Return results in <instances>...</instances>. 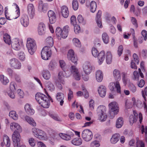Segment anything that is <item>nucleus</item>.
Wrapping results in <instances>:
<instances>
[{
	"instance_id": "72a5a7b5",
	"label": "nucleus",
	"mask_w": 147,
	"mask_h": 147,
	"mask_svg": "<svg viewBox=\"0 0 147 147\" xmlns=\"http://www.w3.org/2000/svg\"><path fill=\"white\" fill-rule=\"evenodd\" d=\"M96 78L97 81L98 82H100L103 79V76L102 72L101 71H96Z\"/></svg>"
},
{
	"instance_id": "13d9d810",
	"label": "nucleus",
	"mask_w": 147,
	"mask_h": 147,
	"mask_svg": "<svg viewBox=\"0 0 147 147\" xmlns=\"http://www.w3.org/2000/svg\"><path fill=\"white\" fill-rule=\"evenodd\" d=\"M92 55L95 57H97L99 54L97 50L94 47L92 48Z\"/></svg>"
},
{
	"instance_id": "c9c22d12",
	"label": "nucleus",
	"mask_w": 147,
	"mask_h": 147,
	"mask_svg": "<svg viewBox=\"0 0 147 147\" xmlns=\"http://www.w3.org/2000/svg\"><path fill=\"white\" fill-rule=\"evenodd\" d=\"M42 76L46 80H49L51 77V74L48 70H44L42 72Z\"/></svg>"
},
{
	"instance_id": "4468645a",
	"label": "nucleus",
	"mask_w": 147,
	"mask_h": 147,
	"mask_svg": "<svg viewBox=\"0 0 147 147\" xmlns=\"http://www.w3.org/2000/svg\"><path fill=\"white\" fill-rule=\"evenodd\" d=\"M10 128L12 131L21 132L22 131V128L20 125L16 122H13L10 123Z\"/></svg>"
},
{
	"instance_id": "a211bd4d",
	"label": "nucleus",
	"mask_w": 147,
	"mask_h": 147,
	"mask_svg": "<svg viewBox=\"0 0 147 147\" xmlns=\"http://www.w3.org/2000/svg\"><path fill=\"white\" fill-rule=\"evenodd\" d=\"M46 28L44 24L42 23H40L38 27V32L39 35H42L45 32Z\"/></svg>"
},
{
	"instance_id": "8fccbe9b",
	"label": "nucleus",
	"mask_w": 147,
	"mask_h": 147,
	"mask_svg": "<svg viewBox=\"0 0 147 147\" xmlns=\"http://www.w3.org/2000/svg\"><path fill=\"white\" fill-rule=\"evenodd\" d=\"M46 86L47 89L51 91L53 90L55 88L53 85L50 82H48L46 84Z\"/></svg>"
},
{
	"instance_id": "a18cd8bd",
	"label": "nucleus",
	"mask_w": 147,
	"mask_h": 147,
	"mask_svg": "<svg viewBox=\"0 0 147 147\" xmlns=\"http://www.w3.org/2000/svg\"><path fill=\"white\" fill-rule=\"evenodd\" d=\"M96 4L94 1H92L90 5V10L91 12L94 13L96 11Z\"/></svg>"
},
{
	"instance_id": "ea45409f",
	"label": "nucleus",
	"mask_w": 147,
	"mask_h": 147,
	"mask_svg": "<svg viewBox=\"0 0 147 147\" xmlns=\"http://www.w3.org/2000/svg\"><path fill=\"white\" fill-rule=\"evenodd\" d=\"M123 124V118L121 117L119 118L116 122V127L117 128L121 127Z\"/></svg>"
},
{
	"instance_id": "a878e982",
	"label": "nucleus",
	"mask_w": 147,
	"mask_h": 147,
	"mask_svg": "<svg viewBox=\"0 0 147 147\" xmlns=\"http://www.w3.org/2000/svg\"><path fill=\"white\" fill-rule=\"evenodd\" d=\"M98 63L100 65L102 64L105 58V54L104 51H101L98 54L97 57Z\"/></svg>"
},
{
	"instance_id": "473e14b6",
	"label": "nucleus",
	"mask_w": 147,
	"mask_h": 147,
	"mask_svg": "<svg viewBox=\"0 0 147 147\" xmlns=\"http://www.w3.org/2000/svg\"><path fill=\"white\" fill-rule=\"evenodd\" d=\"M71 143L74 145L79 146L82 143V140L80 138H74L71 141Z\"/></svg>"
},
{
	"instance_id": "ddd939ff",
	"label": "nucleus",
	"mask_w": 147,
	"mask_h": 147,
	"mask_svg": "<svg viewBox=\"0 0 147 147\" xmlns=\"http://www.w3.org/2000/svg\"><path fill=\"white\" fill-rule=\"evenodd\" d=\"M21 119L24 120H25L30 124L33 126H35L36 125V123L33 119L27 115L23 116L21 115L20 116Z\"/></svg>"
},
{
	"instance_id": "7c9ffc66",
	"label": "nucleus",
	"mask_w": 147,
	"mask_h": 147,
	"mask_svg": "<svg viewBox=\"0 0 147 147\" xmlns=\"http://www.w3.org/2000/svg\"><path fill=\"white\" fill-rule=\"evenodd\" d=\"M132 101L126 100L125 101V107L127 109H129L133 105L135 104V98H133Z\"/></svg>"
},
{
	"instance_id": "1a4fd4ad",
	"label": "nucleus",
	"mask_w": 147,
	"mask_h": 147,
	"mask_svg": "<svg viewBox=\"0 0 147 147\" xmlns=\"http://www.w3.org/2000/svg\"><path fill=\"white\" fill-rule=\"evenodd\" d=\"M109 107L111 112H113L115 115L117 114L119 111V107L116 102L110 103L109 105Z\"/></svg>"
},
{
	"instance_id": "6ab92c4d",
	"label": "nucleus",
	"mask_w": 147,
	"mask_h": 147,
	"mask_svg": "<svg viewBox=\"0 0 147 147\" xmlns=\"http://www.w3.org/2000/svg\"><path fill=\"white\" fill-rule=\"evenodd\" d=\"M47 98V97L41 93H38L35 95V99L39 104L41 103L44 99L46 100Z\"/></svg>"
},
{
	"instance_id": "412c9836",
	"label": "nucleus",
	"mask_w": 147,
	"mask_h": 147,
	"mask_svg": "<svg viewBox=\"0 0 147 147\" xmlns=\"http://www.w3.org/2000/svg\"><path fill=\"white\" fill-rule=\"evenodd\" d=\"M92 67L90 63H86L83 65V69L84 72L87 74L90 73Z\"/></svg>"
},
{
	"instance_id": "393cba45",
	"label": "nucleus",
	"mask_w": 147,
	"mask_h": 147,
	"mask_svg": "<svg viewBox=\"0 0 147 147\" xmlns=\"http://www.w3.org/2000/svg\"><path fill=\"white\" fill-rule=\"evenodd\" d=\"M133 113L134 117V115H131L129 117V121L130 124L131 125H132L134 122H136L137 121L138 118V114L136 111H134Z\"/></svg>"
},
{
	"instance_id": "4d7b16f0",
	"label": "nucleus",
	"mask_w": 147,
	"mask_h": 147,
	"mask_svg": "<svg viewBox=\"0 0 147 147\" xmlns=\"http://www.w3.org/2000/svg\"><path fill=\"white\" fill-rule=\"evenodd\" d=\"M13 6H15L16 8L17 9V10L16 11V12L17 13L16 17L13 18L15 19L18 17L20 15V9L16 3H14Z\"/></svg>"
},
{
	"instance_id": "4be33fe9",
	"label": "nucleus",
	"mask_w": 147,
	"mask_h": 147,
	"mask_svg": "<svg viewBox=\"0 0 147 147\" xmlns=\"http://www.w3.org/2000/svg\"><path fill=\"white\" fill-rule=\"evenodd\" d=\"M21 22L24 27H27L29 24V21L28 16L26 15H23L21 19Z\"/></svg>"
},
{
	"instance_id": "a19ab883",
	"label": "nucleus",
	"mask_w": 147,
	"mask_h": 147,
	"mask_svg": "<svg viewBox=\"0 0 147 147\" xmlns=\"http://www.w3.org/2000/svg\"><path fill=\"white\" fill-rule=\"evenodd\" d=\"M3 40L5 43L9 45L11 43L10 36L8 34H5L3 35Z\"/></svg>"
},
{
	"instance_id": "09e8293b",
	"label": "nucleus",
	"mask_w": 147,
	"mask_h": 147,
	"mask_svg": "<svg viewBox=\"0 0 147 147\" xmlns=\"http://www.w3.org/2000/svg\"><path fill=\"white\" fill-rule=\"evenodd\" d=\"M73 136V134L71 131L67 132L65 134V140H69L71 139V137Z\"/></svg>"
},
{
	"instance_id": "603ef678",
	"label": "nucleus",
	"mask_w": 147,
	"mask_h": 147,
	"mask_svg": "<svg viewBox=\"0 0 147 147\" xmlns=\"http://www.w3.org/2000/svg\"><path fill=\"white\" fill-rule=\"evenodd\" d=\"M72 6L74 9L77 10L78 7V3L77 0H73L72 2Z\"/></svg>"
},
{
	"instance_id": "f3484780",
	"label": "nucleus",
	"mask_w": 147,
	"mask_h": 147,
	"mask_svg": "<svg viewBox=\"0 0 147 147\" xmlns=\"http://www.w3.org/2000/svg\"><path fill=\"white\" fill-rule=\"evenodd\" d=\"M28 13L29 16L33 18L35 14V9L33 5L32 4H29L27 6Z\"/></svg>"
},
{
	"instance_id": "bf43d9fd",
	"label": "nucleus",
	"mask_w": 147,
	"mask_h": 147,
	"mask_svg": "<svg viewBox=\"0 0 147 147\" xmlns=\"http://www.w3.org/2000/svg\"><path fill=\"white\" fill-rule=\"evenodd\" d=\"M131 22L132 24L134 25L135 28H137L138 27V24L136 19L134 17H131Z\"/></svg>"
},
{
	"instance_id": "dca6fc26",
	"label": "nucleus",
	"mask_w": 147,
	"mask_h": 147,
	"mask_svg": "<svg viewBox=\"0 0 147 147\" xmlns=\"http://www.w3.org/2000/svg\"><path fill=\"white\" fill-rule=\"evenodd\" d=\"M50 22L51 24H53L56 21V16L55 12L53 11L50 10L48 13Z\"/></svg>"
},
{
	"instance_id": "0e129e2a",
	"label": "nucleus",
	"mask_w": 147,
	"mask_h": 147,
	"mask_svg": "<svg viewBox=\"0 0 147 147\" xmlns=\"http://www.w3.org/2000/svg\"><path fill=\"white\" fill-rule=\"evenodd\" d=\"M76 20V17L74 16H72L71 18V24L74 26L77 25Z\"/></svg>"
},
{
	"instance_id": "bb28decb",
	"label": "nucleus",
	"mask_w": 147,
	"mask_h": 147,
	"mask_svg": "<svg viewBox=\"0 0 147 147\" xmlns=\"http://www.w3.org/2000/svg\"><path fill=\"white\" fill-rule=\"evenodd\" d=\"M64 95L63 93L61 92L58 93L56 95L57 99L59 101H60V104L61 106H62L64 103Z\"/></svg>"
},
{
	"instance_id": "6e6552de",
	"label": "nucleus",
	"mask_w": 147,
	"mask_h": 147,
	"mask_svg": "<svg viewBox=\"0 0 147 147\" xmlns=\"http://www.w3.org/2000/svg\"><path fill=\"white\" fill-rule=\"evenodd\" d=\"M109 87L111 91H115V89H116L117 93H121L120 86L119 82L116 81L115 82L110 83Z\"/></svg>"
},
{
	"instance_id": "c03bdc74",
	"label": "nucleus",
	"mask_w": 147,
	"mask_h": 147,
	"mask_svg": "<svg viewBox=\"0 0 147 147\" xmlns=\"http://www.w3.org/2000/svg\"><path fill=\"white\" fill-rule=\"evenodd\" d=\"M0 80L3 84L6 85L9 82V80L6 77L3 75H0Z\"/></svg>"
},
{
	"instance_id": "e2e57ef3",
	"label": "nucleus",
	"mask_w": 147,
	"mask_h": 147,
	"mask_svg": "<svg viewBox=\"0 0 147 147\" xmlns=\"http://www.w3.org/2000/svg\"><path fill=\"white\" fill-rule=\"evenodd\" d=\"M78 20L79 23H82L83 24H85V22L82 16L81 15H79L77 18Z\"/></svg>"
},
{
	"instance_id": "7ed1b4c3",
	"label": "nucleus",
	"mask_w": 147,
	"mask_h": 147,
	"mask_svg": "<svg viewBox=\"0 0 147 147\" xmlns=\"http://www.w3.org/2000/svg\"><path fill=\"white\" fill-rule=\"evenodd\" d=\"M97 111L98 118L100 121H105L107 117L106 107L103 105L99 106L98 108Z\"/></svg>"
},
{
	"instance_id": "774afa93",
	"label": "nucleus",
	"mask_w": 147,
	"mask_h": 147,
	"mask_svg": "<svg viewBox=\"0 0 147 147\" xmlns=\"http://www.w3.org/2000/svg\"><path fill=\"white\" fill-rule=\"evenodd\" d=\"M129 88L130 91L134 93L136 92V87L133 84H130Z\"/></svg>"
},
{
	"instance_id": "3c124183",
	"label": "nucleus",
	"mask_w": 147,
	"mask_h": 147,
	"mask_svg": "<svg viewBox=\"0 0 147 147\" xmlns=\"http://www.w3.org/2000/svg\"><path fill=\"white\" fill-rule=\"evenodd\" d=\"M18 57L20 60L22 61H24L25 59V54L23 52H20L18 53Z\"/></svg>"
},
{
	"instance_id": "69168bd1",
	"label": "nucleus",
	"mask_w": 147,
	"mask_h": 147,
	"mask_svg": "<svg viewBox=\"0 0 147 147\" xmlns=\"http://www.w3.org/2000/svg\"><path fill=\"white\" fill-rule=\"evenodd\" d=\"M69 92L68 93V100L70 101L73 96V92L70 89H69Z\"/></svg>"
},
{
	"instance_id": "cd10ccee",
	"label": "nucleus",
	"mask_w": 147,
	"mask_h": 147,
	"mask_svg": "<svg viewBox=\"0 0 147 147\" xmlns=\"http://www.w3.org/2000/svg\"><path fill=\"white\" fill-rule=\"evenodd\" d=\"M120 135L119 134H115L113 135L110 140V142L112 144H115L119 140Z\"/></svg>"
},
{
	"instance_id": "6e6d98bb",
	"label": "nucleus",
	"mask_w": 147,
	"mask_h": 147,
	"mask_svg": "<svg viewBox=\"0 0 147 147\" xmlns=\"http://www.w3.org/2000/svg\"><path fill=\"white\" fill-rule=\"evenodd\" d=\"M58 77L60 81V82L63 84L64 76L63 73L62 72H59V73Z\"/></svg>"
},
{
	"instance_id": "680f3d73",
	"label": "nucleus",
	"mask_w": 147,
	"mask_h": 147,
	"mask_svg": "<svg viewBox=\"0 0 147 147\" xmlns=\"http://www.w3.org/2000/svg\"><path fill=\"white\" fill-rule=\"evenodd\" d=\"M29 144L32 147L34 146L35 145V142L34 139L33 138H30L28 140Z\"/></svg>"
},
{
	"instance_id": "4c0bfd02",
	"label": "nucleus",
	"mask_w": 147,
	"mask_h": 147,
	"mask_svg": "<svg viewBox=\"0 0 147 147\" xmlns=\"http://www.w3.org/2000/svg\"><path fill=\"white\" fill-rule=\"evenodd\" d=\"M122 80L123 82L125 85H126L127 82L129 81L127 73L123 72L121 73Z\"/></svg>"
},
{
	"instance_id": "b1692460",
	"label": "nucleus",
	"mask_w": 147,
	"mask_h": 147,
	"mask_svg": "<svg viewBox=\"0 0 147 147\" xmlns=\"http://www.w3.org/2000/svg\"><path fill=\"white\" fill-rule=\"evenodd\" d=\"M98 92L101 97H104L105 96L106 93V88L103 86H100L98 88Z\"/></svg>"
},
{
	"instance_id": "37998d69",
	"label": "nucleus",
	"mask_w": 147,
	"mask_h": 147,
	"mask_svg": "<svg viewBox=\"0 0 147 147\" xmlns=\"http://www.w3.org/2000/svg\"><path fill=\"white\" fill-rule=\"evenodd\" d=\"M9 117L14 120H17L18 119V115L15 111H11L9 113Z\"/></svg>"
},
{
	"instance_id": "2eb2a0df",
	"label": "nucleus",
	"mask_w": 147,
	"mask_h": 147,
	"mask_svg": "<svg viewBox=\"0 0 147 147\" xmlns=\"http://www.w3.org/2000/svg\"><path fill=\"white\" fill-rule=\"evenodd\" d=\"M11 44L12 47L14 49L18 50L20 49V40L17 38H15L12 40Z\"/></svg>"
},
{
	"instance_id": "052dcab7",
	"label": "nucleus",
	"mask_w": 147,
	"mask_h": 147,
	"mask_svg": "<svg viewBox=\"0 0 147 147\" xmlns=\"http://www.w3.org/2000/svg\"><path fill=\"white\" fill-rule=\"evenodd\" d=\"M49 116L51 117L55 120L59 121H61V119L56 115L50 114Z\"/></svg>"
},
{
	"instance_id": "f8f14e48",
	"label": "nucleus",
	"mask_w": 147,
	"mask_h": 147,
	"mask_svg": "<svg viewBox=\"0 0 147 147\" xmlns=\"http://www.w3.org/2000/svg\"><path fill=\"white\" fill-rule=\"evenodd\" d=\"M20 132L14 131L12 136V140L14 142V146L16 144L19 143L20 141L21 137L20 134Z\"/></svg>"
},
{
	"instance_id": "39448f33",
	"label": "nucleus",
	"mask_w": 147,
	"mask_h": 147,
	"mask_svg": "<svg viewBox=\"0 0 147 147\" xmlns=\"http://www.w3.org/2000/svg\"><path fill=\"white\" fill-rule=\"evenodd\" d=\"M82 136L83 139L85 141L87 142H89L92 138V133L90 129H85L82 131Z\"/></svg>"
},
{
	"instance_id": "9b49d317",
	"label": "nucleus",
	"mask_w": 147,
	"mask_h": 147,
	"mask_svg": "<svg viewBox=\"0 0 147 147\" xmlns=\"http://www.w3.org/2000/svg\"><path fill=\"white\" fill-rule=\"evenodd\" d=\"M46 94L48 96V98L47 97V98L45 99L46 100L44 99L42 102H41V103L40 104L42 107L44 108H48L50 105V102L49 100H51L52 102H53L52 100L49 95L48 94L47 92H46Z\"/></svg>"
},
{
	"instance_id": "f257e3e1",
	"label": "nucleus",
	"mask_w": 147,
	"mask_h": 147,
	"mask_svg": "<svg viewBox=\"0 0 147 147\" xmlns=\"http://www.w3.org/2000/svg\"><path fill=\"white\" fill-rule=\"evenodd\" d=\"M33 135L37 138L41 140H47L48 137L46 134L42 130L36 128L32 129Z\"/></svg>"
},
{
	"instance_id": "338daca9",
	"label": "nucleus",
	"mask_w": 147,
	"mask_h": 147,
	"mask_svg": "<svg viewBox=\"0 0 147 147\" xmlns=\"http://www.w3.org/2000/svg\"><path fill=\"white\" fill-rule=\"evenodd\" d=\"M133 57L134 60L132 61H133L134 62L138 64L139 63V60L137 55L136 54L134 53L133 55Z\"/></svg>"
},
{
	"instance_id": "423d86ee",
	"label": "nucleus",
	"mask_w": 147,
	"mask_h": 147,
	"mask_svg": "<svg viewBox=\"0 0 147 147\" xmlns=\"http://www.w3.org/2000/svg\"><path fill=\"white\" fill-rule=\"evenodd\" d=\"M71 70L74 79L76 80H79L81 79V76L78 69L75 66H72Z\"/></svg>"
},
{
	"instance_id": "49530a36",
	"label": "nucleus",
	"mask_w": 147,
	"mask_h": 147,
	"mask_svg": "<svg viewBox=\"0 0 147 147\" xmlns=\"http://www.w3.org/2000/svg\"><path fill=\"white\" fill-rule=\"evenodd\" d=\"M57 66V64L56 62L52 61L50 63L49 65V68L50 70H52L55 68Z\"/></svg>"
},
{
	"instance_id": "e433bc0d",
	"label": "nucleus",
	"mask_w": 147,
	"mask_h": 147,
	"mask_svg": "<svg viewBox=\"0 0 147 147\" xmlns=\"http://www.w3.org/2000/svg\"><path fill=\"white\" fill-rule=\"evenodd\" d=\"M3 141L4 143L7 147H9L10 146V141L8 137L6 135L4 136L3 137Z\"/></svg>"
},
{
	"instance_id": "0eeeda50",
	"label": "nucleus",
	"mask_w": 147,
	"mask_h": 147,
	"mask_svg": "<svg viewBox=\"0 0 147 147\" xmlns=\"http://www.w3.org/2000/svg\"><path fill=\"white\" fill-rule=\"evenodd\" d=\"M67 57L69 60H71L75 64H77V61L78 59L77 56L75 55L74 51L72 49H70L68 51L67 54Z\"/></svg>"
},
{
	"instance_id": "c85d7f7f",
	"label": "nucleus",
	"mask_w": 147,
	"mask_h": 147,
	"mask_svg": "<svg viewBox=\"0 0 147 147\" xmlns=\"http://www.w3.org/2000/svg\"><path fill=\"white\" fill-rule=\"evenodd\" d=\"M39 9L40 11L45 13L47 9V5L44 4L42 1H40L39 4Z\"/></svg>"
},
{
	"instance_id": "5701e85b",
	"label": "nucleus",
	"mask_w": 147,
	"mask_h": 147,
	"mask_svg": "<svg viewBox=\"0 0 147 147\" xmlns=\"http://www.w3.org/2000/svg\"><path fill=\"white\" fill-rule=\"evenodd\" d=\"M55 33L56 35L58 37V39H64V33L61 28L59 27H57Z\"/></svg>"
},
{
	"instance_id": "9d476101",
	"label": "nucleus",
	"mask_w": 147,
	"mask_h": 147,
	"mask_svg": "<svg viewBox=\"0 0 147 147\" xmlns=\"http://www.w3.org/2000/svg\"><path fill=\"white\" fill-rule=\"evenodd\" d=\"M10 64L11 67L16 69H20L21 67V64L17 59L13 58L10 61Z\"/></svg>"
},
{
	"instance_id": "de8ad7c7",
	"label": "nucleus",
	"mask_w": 147,
	"mask_h": 147,
	"mask_svg": "<svg viewBox=\"0 0 147 147\" xmlns=\"http://www.w3.org/2000/svg\"><path fill=\"white\" fill-rule=\"evenodd\" d=\"M72 41L73 44L76 47L78 48L81 47V43L78 39L76 38H74L73 39Z\"/></svg>"
},
{
	"instance_id": "f704fd0d",
	"label": "nucleus",
	"mask_w": 147,
	"mask_h": 147,
	"mask_svg": "<svg viewBox=\"0 0 147 147\" xmlns=\"http://www.w3.org/2000/svg\"><path fill=\"white\" fill-rule=\"evenodd\" d=\"M142 37L139 39V42L140 43H142L143 41V38L144 40L147 39V32L144 30H143L141 32Z\"/></svg>"
},
{
	"instance_id": "864d4df0",
	"label": "nucleus",
	"mask_w": 147,
	"mask_h": 147,
	"mask_svg": "<svg viewBox=\"0 0 147 147\" xmlns=\"http://www.w3.org/2000/svg\"><path fill=\"white\" fill-rule=\"evenodd\" d=\"M100 144L97 141H94L91 142L90 144V147H99Z\"/></svg>"
},
{
	"instance_id": "aec40b11",
	"label": "nucleus",
	"mask_w": 147,
	"mask_h": 147,
	"mask_svg": "<svg viewBox=\"0 0 147 147\" xmlns=\"http://www.w3.org/2000/svg\"><path fill=\"white\" fill-rule=\"evenodd\" d=\"M26 112L29 115H32L34 113V111L32 107L29 104H26L24 107Z\"/></svg>"
},
{
	"instance_id": "79ce46f5",
	"label": "nucleus",
	"mask_w": 147,
	"mask_h": 147,
	"mask_svg": "<svg viewBox=\"0 0 147 147\" xmlns=\"http://www.w3.org/2000/svg\"><path fill=\"white\" fill-rule=\"evenodd\" d=\"M102 40L105 43L107 44L109 41V38L108 35L105 32L103 33L102 34Z\"/></svg>"
},
{
	"instance_id": "2f4dec72",
	"label": "nucleus",
	"mask_w": 147,
	"mask_h": 147,
	"mask_svg": "<svg viewBox=\"0 0 147 147\" xmlns=\"http://www.w3.org/2000/svg\"><path fill=\"white\" fill-rule=\"evenodd\" d=\"M54 43L52 37L49 36L47 37L45 40L46 46L49 47L51 49Z\"/></svg>"
},
{
	"instance_id": "5fc2aeb1",
	"label": "nucleus",
	"mask_w": 147,
	"mask_h": 147,
	"mask_svg": "<svg viewBox=\"0 0 147 147\" xmlns=\"http://www.w3.org/2000/svg\"><path fill=\"white\" fill-rule=\"evenodd\" d=\"M142 94L144 100L146 101V96H147V86L146 87L144 90H142Z\"/></svg>"
},
{
	"instance_id": "20e7f679",
	"label": "nucleus",
	"mask_w": 147,
	"mask_h": 147,
	"mask_svg": "<svg viewBox=\"0 0 147 147\" xmlns=\"http://www.w3.org/2000/svg\"><path fill=\"white\" fill-rule=\"evenodd\" d=\"M52 53L51 49L47 46L44 47L41 51V54L42 58L45 60L49 59Z\"/></svg>"
},
{
	"instance_id": "c756f323",
	"label": "nucleus",
	"mask_w": 147,
	"mask_h": 147,
	"mask_svg": "<svg viewBox=\"0 0 147 147\" xmlns=\"http://www.w3.org/2000/svg\"><path fill=\"white\" fill-rule=\"evenodd\" d=\"M113 76L117 81L119 82L121 79V74L120 71L118 69H115L113 71Z\"/></svg>"
},
{
	"instance_id": "f03ea898",
	"label": "nucleus",
	"mask_w": 147,
	"mask_h": 147,
	"mask_svg": "<svg viewBox=\"0 0 147 147\" xmlns=\"http://www.w3.org/2000/svg\"><path fill=\"white\" fill-rule=\"evenodd\" d=\"M26 47L30 54L31 55H33L36 49V44L35 40L31 38H28L27 40Z\"/></svg>"
},
{
	"instance_id": "58836bf2",
	"label": "nucleus",
	"mask_w": 147,
	"mask_h": 147,
	"mask_svg": "<svg viewBox=\"0 0 147 147\" xmlns=\"http://www.w3.org/2000/svg\"><path fill=\"white\" fill-rule=\"evenodd\" d=\"M106 61L107 64H110L111 62L112 59V56L111 53L108 51L106 54Z\"/></svg>"
}]
</instances>
